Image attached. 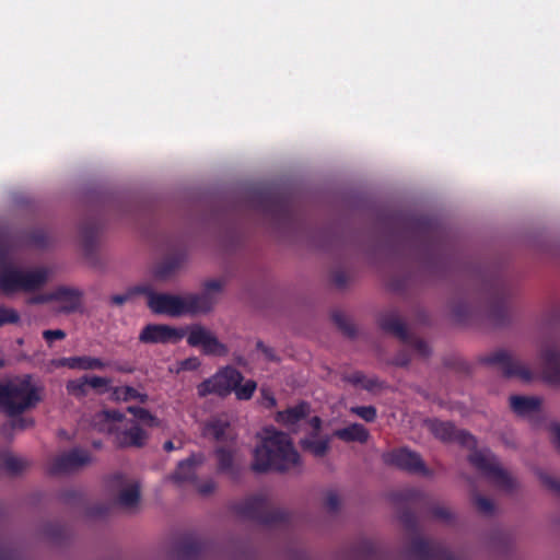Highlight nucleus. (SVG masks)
<instances>
[{"instance_id":"nucleus-1","label":"nucleus","mask_w":560,"mask_h":560,"mask_svg":"<svg viewBox=\"0 0 560 560\" xmlns=\"http://www.w3.org/2000/svg\"><path fill=\"white\" fill-rule=\"evenodd\" d=\"M300 464V455L290 436L280 431H268V434L254 451L252 469L255 472L269 470L284 472Z\"/></svg>"},{"instance_id":"nucleus-2","label":"nucleus","mask_w":560,"mask_h":560,"mask_svg":"<svg viewBox=\"0 0 560 560\" xmlns=\"http://www.w3.org/2000/svg\"><path fill=\"white\" fill-rule=\"evenodd\" d=\"M148 306L154 314L178 317L184 314L207 313L213 307L209 294H188L184 298L168 293H155L152 285L144 283Z\"/></svg>"},{"instance_id":"nucleus-3","label":"nucleus","mask_w":560,"mask_h":560,"mask_svg":"<svg viewBox=\"0 0 560 560\" xmlns=\"http://www.w3.org/2000/svg\"><path fill=\"white\" fill-rule=\"evenodd\" d=\"M254 208L278 228H291L295 221L292 198L271 188L257 189L252 195Z\"/></svg>"},{"instance_id":"nucleus-4","label":"nucleus","mask_w":560,"mask_h":560,"mask_svg":"<svg viewBox=\"0 0 560 560\" xmlns=\"http://www.w3.org/2000/svg\"><path fill=\"white\" fill-rule=\"evenodd\" d=\"M39 400L37 388L32 384L30 375L0 382V411L11 418L34 408Z\"/></svg>"},{"instance_id":"nucleus-5","label":"nucleus","mask_w":560,"mask_h":560,"mask_svg":"<svg viewBox=\"0 0 560 560\" xmlns=\"http://www.w3.org/2000/svg\"><path fill=\"white\" fill-rule=\"evenodd\" d=\"M481 291L488 303V317L497 326H503L510 319V302L514 290L510 282L499 273H491L482 281Z\"/></svg>"},{"instance_id":"nucleus-6","label":"nucleus","mask_w":560,"mask_h":560,"mask_svg":"<svg viewBox=\"0 0 560 560\" xmlns=\"http://www.w3.org/2000/svg\"><path fill=\"white\" fill-rule=\"evenodd\" d=\"M233 511L242 518L266 526L283 525L289 522V513L272 509L266 495L254 494L233 504Z\"/></svg>"},{"instance_id":"nucleus-7","label":"nucleus","mask_w":560,"mask_h":560,"mask_svg":"<svg viewBox=\"0 0 560 560\" xmlns=\"http://www.w3.org/2000/svg\"><path fill=\"white\" fill-rule=\"evenodd\" d=\"M468 460L495 487L506 492H512L516 488V480L500 466L497 456L490 450H474L468 455Z\"/></svg>"},{"instance_id":"nucleus-8","label":"nucleus","mask_w":560,"mask_h":560,"mask_svg":"<svg viewBox=\"0 0 560 560\" xmlns=\"http://www.w3.org/2000/svg\"><path fill=\"white\" fill-rule=\"evenodd\" d=\"M47 281L44 269L22 271L8 266L0 271V290L7 294L18 291L32 292L42 288Z\"/></svg>"},{"instance_id":"nucleus-9","label":"nucleus","mask_w":560,"mask_h":560,"mask_svg":"<svg viewBox=\"0 0 560 560\" xmlns=\"http://www.w3.org/2000/svg\"><path fill=\"white\" fill-rule=\"evenodd\" d=\"M404 225L413 238L428 249L436 250L443 244L444 230L439 222L427 215L404 218Z\"/></svg>"},{"instance_id":"nucleus-10","label":"nucleus","mask_w":560,"mask_h":560,"mask_svg":"<svg viewBox=\"0 0 560 560\" xmlns=\"http://www.w3.org/2000/svg\"><path fill=\"white\" fill-rule=\"evenodd\" d=\"M393 501L400 504L398 518L404 527L410 533H417L418 518L411 508L423 506L428 504L427 494L416 488H407L393 493Z\"/></svg>"},{"instance_id":"nucleus-11","label":"nucleus","mask_w":560,"mask_h":560,"mask_svg":"<svg viewBox=\"0 0 560 560\" xmlns=\"http://www.w3.org/2000/svg\"><path fill=\"white\" fill-rule=\"evenodd\" d=\"M243 381L242 373L234 368H224L213 376L202 381L197 386V393L200 397L215 394L221 397L228 396L233 388Z\"/></svg>"},{"instance_id":"nucleus-12","label":"nucleus","mask_w":560,"mask_h":560,"mask_svg":"<svg viewBox=\"0 0 560 560\" xmlns=\"http://www.w3.org/2000/svg\"><path fill=\"white\" fill-rule=\"evenodd\" d=\"M482 362L498 366L506 378L516 377L524 382H528L532 378L530 370L513 358L506 350H497L485 357Z\"/></svg>"},{"instance_id":"nucleus-13","label":"nucleus","mask_w":560,"mask_h":560,"mask_svg":"<svg viewBox=\"0 0 560 560\" xmlns=\"http://www.w3.org/2000/svg\"><path fill=\"white\" fill-rule=\"evenodd\" d=\"M382 458L386 465L397 467L398 469L410 474H419L423 476H428L430 474L421 456L406 447L384 453Z\"/></svg>"},{"instance_id":"nucleus-14","label":"nucleus","mask_w":560,"mask_h":560,"mask_svg":"<svg viewBox=\"0 0 560 560\" xmlns=\"http://www.w3.org/2000/svg\"><path fill=\"white\" fill-rule=\"evenodd\" d=\"M91 463V455L88 451L74 447L56 456L48 467L50 475H62L78 470Z\"/></svg>"},{"instance_id":"nucleus-15","label":"nucleus","mask_w":560,"mask_h":560,"mask_svg":"<svg viewBox=\"0 0 560 560\" xmlns=\"http://www.w3.org/2000/svg\"><path fill=\"white\" fill-rule=\"evenodd\" d=\"M430 429L435 438L444 442H456L467 448H476L477 441L472 434L466 430L457 429L452 422L434 420Z\"/></svg>"},{"instance_id":"nucleus-16","label":"nucleus","mask_w":560,"mask_h":560,"mask_svg":"<svg viewBox=\"0 0 560 560\" xmlns=\"http://www.w3.org/2000/svg\"><path fill=\"white\" fill-rule=\"evenodd\" d=\"M185 336L180 329L174 328L165 324H148L140 335L139 341L142 343H177Z\"/></svg>"},{"instance_id":"nucleus-17","label":"nucleus","mask_w":560,"mask_h":560,"mask_svg":"<svg viewBox=\"0 0 560 560\" xmlns=\"http://www.w3.org/2000/svg\"><path fill=\"white\" fill-rule=\"evenodd\" d=\"M187 342L191 347H201L202 352L207 355H225L228 353L226 346L202 326H195L190 329Z\"/></svg>"},{"instance_id":"nucleus-18","label":"nucleus","mask_w":560,"mask_h":560,"mask_svg":"<svg viewBox=\"0 0 560 560\" xmlns=\"http://www.w3.org/2000/svg\"><path fill=\"white\" fill-rule=\"evenodd\" d=\"M112 378L98 375H83L82 377L70 380L66 384L69 395L75 398H83L89 394V387L105 393L109 390Z\"/></svg>"},{"instance_id":"nucleus-19","label":"nucleus","mask_w":560,"mask_h":560,"mask_svg":"<svg viewBox=\"0 0 560 560\" xmlns=\"http://www.w3.org/2000/svg\"><path fill=\"white\" fill-rule=\"evenodd\" d=\"M410 552L419 560H458L441 544L430 542L421 537L411 540Z\"/></svg>"},{"instance_id":"nucleus-20","label":"nucleus","mask_w":560,"mask_h":560,"mask_svg":"<svg viewBox=\"0 0 560 560\" xmlns=\"http://www.w3.org/2000/svg\"><path fill=\"white\" fill-rule=\"evenodd\" d=\"M214 454L217 458V471L225 475L232 481L241 480L244 466L236 459L234 451L226 447H218Z\"/></svg>"},{"instance_id":"nucleus-21","label":"nucleus","mask_w":560,"mask_h":560,"mask_svg":"<svg viewBox=\"0 0 560 560\" xmlns=\"http://www.w3.org/2000/svg\"><path fill=\"white\" fill-rule=\"evenodd\" d=\"M55 365L57 368H68L70 370L103 371L110 365V361H104L96 357L79 355V357L60 358L55 361Z\"/></svg>"},{"instance_id":"nucleus-22","label":"nucleus","mask_w":560,"mask_h":560,"mask_svg":"<svg viewBox=\"0 0 560 560\" xmlns=\"http://www.w3.org/2000/svg\"><path fill=\"white\" fill-rule=\"evenodd\" d=\"M210 544L194 536L184 537L176 546L179 560H198L210 551Z\"/></svg>"},{"instance_id":"nucleus-23","label":"nucleus","mask_w":560,"mask_h":560,"mask_svg":"<svg viewBox=\"0 0 560 560\" xmlns=\"http://www.w3.org/2000/svg\"><path fill=\"white\" fill-rule=\"evenodd\" d=\"M205 456L202 453L191 454L188 458L180 460L172 474L171 479L176 483L196 482V469L202 465Z\"/></svg>"},{"instance_id":"nucleus-24","label":"nucleus","mask_w":560,"mask_h":560,"mask_svg":"<svg viewBox=\"0 0 560 560\" xmlns=\"http://www.w3.org/2000/svg\"><path fill=\"white\" fill-rule=\"evenodd\" d=\"M542 374L547 383L560 385V351L556 348H545L540 352Z\"/></svg>"},{"instance_id":"nucleus-25","label":"nucleus","mask_w":560,"mask_h":560,"mask_svg":"<svg viewBox=\"0 0 560 560\" xmlns=\"http://www.w3.org/2000/svg\"><path fill=\"white\" fill-rule=\"evenodd\" d=\"M147 432L138 424L132 423L129 428L115 431V445L117 447H141L147 440Z\"/></svg>"},{"instance_id":"nucleus-26","label":"nucleus","mask_w":560,"mask_h":560,"mask_svg":"<svg viewBox=\"0 0 560 560\" xmlns=\"http://www.w3.org/2000/svg\"><path fill=\"white\" fill-rule=\"evenodd\" d=\"M82 292L74 288L59 287L51 294V299L63 304L67 313L75 312L82 304Z\"/></svg>"},{"instance_id":"nucleus-27","label":"nucleus","mask_w":560,"mask_h":560,"mask_svg":"<svg viewBox=\"0 0 560 560\" xmlns=\"http://www.w3.org/2000/svg\"><path fill=\"white\" fill-rule=\"evenodd\" d=\"M380 327L389 334L396 336L402 342H407L409 339V332L401 320V318L395 313H387L381 316Z\"/></svg>"},{"instance_id":"nucleus-28","label":"nucleus","mask_w":560,"mask_h":560,"mask_svg":"<svg viewBox=\"0 0 560 560\" xmlns=\"http://www.w3.org/2000/svg\"><path fill=\"white\" fill-rule=\"evenodd\" d=\"M310 412V406L305 401H301L298 405L290 407L283 411L277 413L276 420L287 427L294 425L301 420L306 418Z\"/></svg>"},{"instance_id":"nucleus-29","label":"nucleus","mask_w":560,"mask_h":560,"mask_svg":"<svg viewBox=\"0 0 560 560\" xmlns=\"http://www.w3.org/2000/svg\"><path fill=\"white\" fill-rule=\"evenodd\" d=\"M334 436L343 442L366 443L370 438L369 430L361 423H352L348 427L338 429L334 432Z\"/></svg>"},{"instance_id":"nucleus-30","label":"nucleus","mask_w":560,"mask_h":560,"mask_svg":"<svg viewBox=\"0 0 560 560\" xmlns=\"http://www.w3.org/2000/svg\"><path fill=\"white\" fill-rule=\"evenodd\" d=\"M541 400L538 397L513 395L510 397L511 409L518 416L529 415L540 409Z\"/></svg>"},{"instance_id":"nucleus-31","label":"nucleus","mask_w":560,"mask_h":560,"mask_svg":"<svg viewBox=\"0 0 560 560\" xmlns=\"http://www.w3.org/2000/svg\"><path fill=\"white\" fill-rule=\"evenodd\" d=\"M184 253L176 252L175 254L166 257L154 270V277L159 280H166L170 278L183 264Z\"/></svg>"},{"instance_id":"nucleus-32","label":"nucleus","mask_w":560,"mask_h":560,"mask_svg":"<svg viewBox=\"0 0 560 560\" xmlns=\"http://www.w3.org/2000/svg\"><path fill=\"white\" fill-rule=\"evenodd\" d=\"M124 418V413L118 410H104L95 417V425H98L100 431L113 433L115 424L122 421Z\"/></svg>"},{"instance_id":"nucleus-33","label":"nucleus","mask_w":560,"mask_h":560,"mask_svg":"<svg viewBox=\"0 0 560 560\" xmlns=\"http://www.w3.org/2000/svg\"><path fill=\"white\" fill-rule=\"evenodd\" d=\"M112 396L115 400L125 402L138 400L141 404H145L149 399V396L145 393H140L131 386H116L112 388Z\"/></svg>"},{"instance_id":"nucleus-34","label":"nucleus","mask_w":560,"mask_h":560,"mask_svg":"<svg viewBox=\"0 0 560 560\" xmlns=\"http://www.w3.org/2000/svg\"><path fill=\"white\" fill-rule=\"evenodd\" d=\"M300 445L304 451L310 452L315 457H323L329 450L328 439H316L314 436L304 438L300 441Z\"/></svg>"},{"instance_id":"nucleus-35","label":"nucleus","mask_w":560,"mask_h":560,"mask_svg":"<svg viewBox=\"0 0 560 560\" xmlns=\"http://www.w3.org/2000/svg\"><path fill=\"white\" fill-rule=\"evenodd\" d=\"M229 423L222 419L213 418L203 427V435L215 441H222L225 436Z\"/></svg>"},{"instance_id":"nucleus-36","label":"nucleus","mask_w":560,"mask_h":560,"mask_svg":"<svg viewBox=\"0 0 560 560\" xmlns=\"http://www.w3.org/2000/svg\"><path fill=\"white\" fill-rule=\"evenodd\" d=\"M98 233V226L96 223H84L80 228V234L82 238L83 247L86 252H92Z\"/></svg>"},{"instance_id":"nucleus-37","label":"nucleus","mask_w":560,"mask_h":560,"mask_svg":"<svg viewBox=\"0 0 560 560\" xmlns=\"http://www.w3.org/2000/svg\"><path fill=\"white\" fill-rule=\"evenodd\" d=\"M140 490L138 485H132L120 491L117 503L124 508H133L139 503Z\"/></svg>"},{"instance_id":"nucleus-38","label":"nucleus","mask_w":560,"mask_h":560,"mask_svg":"<svg viewBox=\"0 0 560 560\" xmlns=\"http://www.w3.org/2000/svg\"><path fill=\"white\" fill-rule=\"evenodd\" d=\"M0 463L3 468L12 475L21 472L26 467V462L20 457L13 456L9 453L0 452Z\"/></svg>"},{"instance_id":"nucleus-39","label":"nucleus","mask_w":560,"mask_h":560,"mask_svg":"<svg viewBox=\"0 0 560 560\" xmlns=\"http://www.w3.org/2000/svg\"><path fill=\"white\" fill-rule=\"evenodd\" d=\"M355 557L359 560H374L378 557L376 545L370 540H362L355 547Z\"/></svg>"},{"instance_id":"nucleus-40","label":"nucleus","mask_w":560,"mask_h":560,"mask_svg":"<svg viewBox=\"0 0 560 560\" xmlns=\"http://www.w3.org/2000/svg\"><path fill=\"white\" fill-rule=\"evenodd\" d=\"M127 411L131 413L137 420L149 427H158L160 424L159 419L153 416L149 410L138 406H129Z\"/></svg>"},{"instance_id":"nucleus-41","label":"nucleus","mask_w":560,"mask_h":560,"mask_svg":"<svg viewBox=\"0 0 560 560\" xmlns=\"http://www.w3.org/2000/svg\"><path fill=\"white\" fill-rule=\"evenodd\" d=\"M147 291V287L143 284H138L129 288L124 294H114L110 296V303L114 305H122L128 301H131L136 295L143 294Z\"/></svg>"},{"instance_id":"nucleus-42","label":"nucleus","mask_w":560,"mask_h":560,"mask_svg":"<svg viewBox=\"0 0 560 560\" xmlns=\"http://www.w3.org/2000/svg\"><path fill=\"white\" fill-rule=\"evenodd\" d=\"M452 314L456 322L464 324L472 314V306L466 302H456L452 306Z\"/></svg>"},{"instance_id":"nucleus-43","label":"nucleus","mask_w":560,"mask_h":560,"mask_svg":"<svg viewBox=\"0 0 560 560\" xmlns=\"http://www.w3.org/2000/svg\"><path fill=\"white\" fill-rule=\"evenodd\" d=\"M332 320L336 326L348 337H353L355 335L354 325L351 320L341 312L332 313Z\"/></svg>"},{"instance_id":"nucleus-44","label":"nucleus","mask_w":560,"mask_h":560,"mask_svg":"<svg viewBox=\"0 0 560 560\" xmlns=\"http://www.w3.org/2000/svg\"><path fill=\"white\" fill-rule=\"evenodd\" d=\"M471 499H472L474 505L480 513H482L485 515H490L493 513L494 504L490 499H488L483 495H480L476 491L472 493Z\"/></svg>"},{"instance_id":"nucleus-45","label":"nucleus","mask_w":560,"mask_h":560,"mask_svg":"<svg viewBox=\"0 0 560 560\" xmlns=\"http://www.w3.org/2000/svg\"><path fill=\"white\" fill-rule=\"evenodd\" d=\"M256 387V383L252 380H248L244 384L241 382L238 385H236V387L233 388V392H235V395L238 399L247 400L253 396Z\"/></svg>"},{"instance_id":"nucleus-46","label":"nucleus","mask_w":560,"mask_h":560,"mask_svg":"<svg viewBox=\"0 0 560 560\" xmlns=\"http://www.w3.org/2000/svg\"><path fill=\"white\" fill-rule=\"evenodd\" d=\"M350 411L366 422H373L377 417V411L374 406H355L352 407Z\"/></svg>"},{"instance_id":"nucleus-47","label":"nucleus","mask_w":560,"mask_h":560,"mask_svg":"<svg viewBox=\"0 0 560 560\" xmlns=\"http://www.w3.org/2000/svg\"><path fill=\"white\" fill-rule=\"evenodd\" d=\"M20 322V314L11 307L0 306V327L8 324H18Z\"/></svg>"},{"instance_id":"nucleus-48","label":"nucleus","mask_w":560,"mask_h":560,"mask_svg":"<svg viewBox=\"0 0 560 560\" xmlns=\"http://www.w3.org/2000/svg\"><path fill=\"white\" fill-rule=\"evenodd\" d=\"M419 355L428 358L431 354L429 345L420 338H416L409 335V339L406 342Z\"/></svg>"},{"instance_id":"nucleus-49","label":"nucleus","mask_w":560,"mask_h":560,"mask_svg":"<svg viewBox=\"0 0 560 560\" xmlns=\"http://www.w3.org/2000/svg\"><path fill=\"white\" fill-rule=\"evenodd\" d=\"M13 245V238L10 235H5L0 244V267H8V260Z\"/></svg>"},{"instance_id":"nucleus-50","label":"nucleus","mask_w":560,"mask_h":560,"mask_svg":"<svg viewBox=\"0 0 560 560\" xmlns=\"http://www.w3.org/2000/svg\"><path fill=\"white\" fill-rule=\"evenodd\" d=\"M33 420L31 418H16V419H13L9 424H3L2 428H1V432L3 435H7L8 433V430L11 429V430H14V429H20V430H24L28 427H32L33 425Z\"/></svg>"},{"instance_id":"nucleus-51","label":"nucleus","mask_w":560,"mask_h":560,"mask_svg":"<svg viewBox=\"0 0 560 560\" xmlns=\"http://www.w3.org/2000/svg\"><path fill=\"white\" fill-rule=\"evenodd\" d=\"M540 480L549 490L560 495V480L547 475L540 474Z\"/></svg>"},{"instance_id":"nucleus-52","label":"nucleus","mask_w":560,"mask_h":560,"mask_svg":"<svg viewBox=\"0 0 560 560\" xmlns=\"http://www.w3.org/2000/svg\"><path fill=\"white\" fill-rule=\"evenodd\" d=\"M196 485V488H197V491L201 494V495H209L211 494L214 490H215V487H217V483L213 479H208L203 482H198L196 480V482H194Z\"/></svg>"},{"instance_id":"nucleus-53","label":"nucleus","mask_w":560,"mask_h":560,"mask_svg":"<svg viewBox=\"0 0 560 560\" xmlns=\"http://www.w3.org/2000/svg\"><path fill=\"white\" fill-rule=\"evenodd\" d=\"M331 281L337 288L342 289L347 285L349 277L346 271L336 270L331 275Z\"/></svg>"},{"instance_id":"nucleus-54","label":"nucleus","mask_w":560,"mask_h":560,"mask_svg":"<svg viewBox=\"0 0 560 560\" xmlns=\"http://www.w3.org/2000/svg\"><path fill=\"white\" fill-rule=\"evenodd\" d=\"M340 505L339 497L335 492H329L325 500V506L329 512H337Z\"/></svg>"},{"instance_id":"nucleus-55","label":"nucleus","mask_w":560,"mask_h":560,"mask_svg":"<svg viewBox=\"0 0 560 560\" xmlns=\"http://www.w3.org/2000/svg\"><path fill=\"white\" fill-rule=\"evenodd\" d=\"M222 290V282L219 280H210L206 282L205 284V292L202 294H209V296L212 299L213 304L215 303L214 298L212 296V293H218Z\"/></svg>"},{"instance_id":"nucleus-56","label":"nucleus","mask_w":560,"mask_h":560,"mask_svg":"<svg viewBox=\"0 0 560 560\" xmlns=\"http://www.w3.org/2000/svg\"><path fill=\"white\" fill-rule=\"evenodd\" d=\"M43 337L47 342L61 340L66 338V332L61 329H48L43 332Z\"/></svg>"},{"instance_id":"nucleus-57","label":"nucleus","mask_w":560,"mask_h":560,"mask_svg":"<svg viewBox=\"0 0 560 560\" xmlns=\"http://www.w3.org/2000/svg\"><path fill=\"white\" fill-rule=\"evenodd\" d=\"M431 513L435 518L443 521H448L452 517L451 512L446 508L440 505L433 506L431 509Z\"/></svg>"},{"instance_id":"nucleus-58","label":"nucleus","mask_w":560,"mask_h":560,"mask_svg":"<svg viewBox=\"0 0 560 560\" xmlns=\"http://www.w3.org/2000/svg\"><path fill=\"white\" fill-rule=\"evenodd\" d=\"M31 242L37 247H46L48 244L47 235L44 232H35L31 235Z\"/></svg>"},{"instance_id":"nucleus-59","label":"nucleus","mask_w":560,"mask_h":560,"mask_svg":"<svg viewBox=\"0 0 560 560\" xmlns=\"http://www.w3.org/2000/svg\"><path fill=\"white\" fill-rule=\"evenodd\" d=\"M108 368H112L113 370L120 372V373H132L135 371L133 366L129 363H119V362H112Z\"/></svg>"},{"instance_id":"nucleus-60","label":"nucleus","mask_w":560,"mask_h":560,"mask_svg":"<svg viewBox=\"0 0 560 560\" xmlns=\"http://www.w3.org/2000/svg\"><path fill=\"white\" fill-rule=\"evenodd\" d=\"M200 366V361L198 358H188L182 362V369L186 371H194Z\"/></svg>"},{"instance_id":"nucleus-61","label":"nucleus","mask_w":560,"mask_h":560,"mask_svg":"<svg viewBox=\"0 0 560 560\" xmlns=\"http://www.w3.org/2000/svg\"><path fill=\"white\" fill-rule=\"evenodd\" d=\"M365 374L362 373V372H353L352 374H350L348 376V381L353 384V385H357V386H363L364 382H365Z\"/></svg>"},{"instance_id":"nucleus-62","label":"nucleus","mask_w":560,"mask_h":560,"mask_svg":"<svg viewBox=\"0 0 560 560\" xmlns=\"http://www.w3.org/2000/svg\"><path fill=\"white\" fill-rule=\"evenodd\" d=\"M381 387H382V383L376 377H366L365 382L362 386V388H364L366 390H374V389L381 388Z\"/></svg>"},{"instance_id":"nucleus-63","label":"nucleus","mask_w":560,"mask_h":560,"mask_svg":"<svg viewBox=\"0 0 560 560\" xmlns=\"http://www.w3.org/2000/svg\"><path fill=\"white\" fill-rule=\"evenodd\" d=\"M550 431L553 435V443L556 447L560 451V423H552L550 425Z\"/></svg>"},{"instance_id":"nucleus-64","label":"nucleus","mask_w":560,"mask_h":560,"mask_svg":"<svg viewBox=\"0 0 560 560\" xmlns=\"http://www.w3.org/2000/svg\"><path fill=\"white\" fill-rule=\"evenodd\" d=\"M256 348L260 350L269 360H273V350L267 347L261 340H258Z\"/></svg>"}]
</instances>
